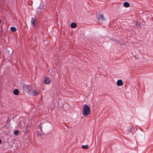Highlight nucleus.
Masks as SVG:
<instances>
[{
	"label": "nucleus",
	"mask_w": 153,
	"mask_h": 153,
	"mask_svg": "<svg viewBox=\"0 0 153 153\" xmlns=\"http://www.w3.org/2000/svg\"><path fill=\"white\" fill-rule=\"evenodd\" d=\"M91 112V111L89 106L85 105L83 106V116H86L89 115Z\"/></svg>",
	"instance_id": "1"
},
{
	"label": "nucleus",
	"mask_w": 153,
	"mask_h": 153,
	"mask_svg": "<svg viewBox=\"0 0 153 153\" xmlns=\"http://www.w3.org/2000/svg\"><path fill=\"white\" fill-rule=\"evenodd\" d=\"M23 88L27 93L29 94H31V91L32 90V87L31 86L24 84L23 86Z\"/></svg>",
	"instance_id": "2"
},
{
	"label": "nucleus",
	"mask_w": 153,
	"mask_h": 153,
	"mask_svg": "<svg viewBox=\"0 0 153 153\" xmlns=\"http://www.w3.org/2000/svg\"><path fill=\"white\" fill-rule=\"evenodd\" d=\"M52 79L48 77H46L45 78L44 82L46 84H50L52 82Z\"/></svg>",
	"instance_id": "3"
},
{
	"label": "nucleus",
	"mask_w": 153,
	"mask_h": 153,
	"mask_svg": "<svg viewBox=\"0 0 153 153\" xmlns=\"http://www.w3.org/2000/svg\"><path fill=\"white\" fill-rule=\"evenodd\" d=\"M31 24L33 26H35L36 23V18H33L31 19Z\"/></svg>",
	"instance_id": "4"
},
{
	"label": "nucleus",
	"mask_w": 153,
	"mask_h": 153,
	"mask_svg": "<svg viewBox=\"0 0 153 153\" xmlns=\"http://www.w3.org/2000/svg\"><path fill=\"white\" fill-rule=\"evenodd\" d=\"M117 84L118 86H122L123 85V81L121 79H119L117 80Z\"/></svg>",
	"instance_id": "5"
},
{
	"label": "nucleus",
	"mask_w": 153,
	"mask_h": 153,
	"mask_svg": "<svg viewBox=\"0 0 153 153\" xmlns=\"http://www.w3.org/2000/svg\"><path fill=\"white\" fill-rule=\"evenodd\" d=\"M39 91L37 92L35 90H32L31 91V94L30 95H36L39 94Z\"/></svg>",
	"instance_id": "6"
},
{
	"label": "nucleus",
	"mask_w": 153,
	"mask_h": 153,
	"mask_svg": "<svg viewBox=\"0 0 153 153\" xmlns=\"http://www.w3.org/2000/svg\"><path fill=\"white\" fill-rule=\"evenodd\" d=\"M71 27L72 28H75L77 27V25L75 23L73 22L71 24Z\"/></svg>",
	"instance_id": "7"
},
{
	"label": "nucleus",
	"mask_w": 153,
	"mask_h": 153,
	"mask_svg": "<svg viewBox=\"0 0 153 153\" xmlns=\"http://www.w3.org/2000/svg\"><path fill=\"white\" fill-rule=\"evenodd\" d=\"M14 94L15 95H18L19 94V91L17 89H16L13 91Z\"/></svg>",
	"instance_id": "8"
},
{
	"label": "nucleus",
	"mask_w": 153,
	"mask_h": 153,
	"mask_svg": "<svg viewBox=\"0 0 153 153\" xmlns=\"http://www.w3.org/2000/svg\"><path fill=\"white\" fill-rule=\"evenodd\" d=\"M123 5L125 7H128L130 6V4L127 2H125L123 3Z\"/></svg>",
	"instance_id": "9"
},
{
	"label": "nucleus",
	"mask_w": 153,
	"mask_h": 153,
	"mask_svg": "<svg viewBox=\"0 0 153 153\" xmlns=\"http://www.w3.org/2000/svg\"><path fill=\"white\" fill-rule=\"evenodd\" d=\"M135 25L137 26V27L138 28H141V26L140 24L138 22H137L135 24Z\"/></svg>",
	"instance_id": "10"
},
{
	"label": "nucleus",
	"mask_w": 153,
	"mask_h": 153,
	"mask_svg": "<svg viewBox=\"0 0 153 153\" xmlns=\"http://www.w3.org/2000/svg\"><path fill=\"white\" fill-rule=\"evenodd\" d=\"M99 19H101V20L102 21H105V19L104 18V17L102 15H100L99 16Z\"/></svg>",
	"instance_id": "11"
},
{
	"label": "nucleus",
	"mask_w": 153,
	"mask_h": 153,
	"mask_svg": "<svg viewBox=\"0 0 153 153\" xmlns=\"http://www.w3.org/2000/svg\"><path fill=\"white\" fill-rule=\"evenodd\" d=\"M11 30L13 32H15L16 31V28L14 27H12L10 28Z\"/></svg>",
	"instance_id": "12"
},
{
	"label": "nucleus",
	"mask_w": 153,
	"mask_h": 153,
	"mask_svg": "<svg viewBox=\"0 0 153 153\" xmlns=\"http://www.w3.org/2000/svg\"><path fill=\"white\" fill-rule=\"evenodd\" d=\"M82 148L84 149H88V147L87 145H83L82 146Z\"/></svg>",
	"instance_id": "13"
},
{
	"label": "nucleus",
	"mask_w": 153,
	"mask_h": 153,
	"mask_svg": "<svg viewBox=\"0 0 153 153\" xmlns=\"http://www.w3.org/2000/svg\"><path fill=\"white\" fill-rule=\"evenodd\" d=\"M19 133V132L18 130H16L14 132V134L16 135H18Z\"/></svg>",
	"instance_id": "14"
},
{
	"label": "nucleus",
	"mask_w": 153,
	"mask_h": 153,
	"mask_svg": "<svg viewBox=\"0 0 153 153\" xmlns=\"http://www.w3.org/2000/svg\"><path fill=\"white\" fill-rule=\"evenodd\" d=\"M128 131H131V132H132V128L131 127H130L129 129H128Z\"/></svg>",
	"instance_id": "15"
},
{
	"label": "nucleus",
	"mask_w": 153,
	"mask_h": 153,
	"mask_svg": "<svg viewBox=\"0 0 153 153\" xmlns=\"http://www.w3.org/2000/svg\"><path fill=\"white\" fill-rule=\"evenodd\" d=\"M118 43H119V44H120V45H123V44H124V43H122H122H120L118 42Z\"/></svg>",
	"instance_id": "16"
},
{
	"label": "nucleus",
	"mask_w": 153,
	"mask_h": 153,
	"mask_svg": "<svg viewBox=\"0 0 153 153\" xmlns=\"http://www.w3.org/2000/svg\"><path fill=\"white\" fill-rule=\"evenodd\" d=\"M1 143V140L0 139V144Z\"/></svg>",
	"instance_id": "17"
}]
</instances>
